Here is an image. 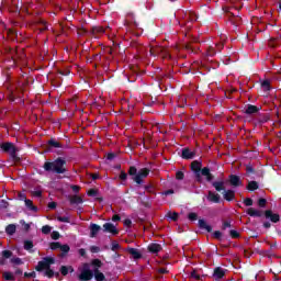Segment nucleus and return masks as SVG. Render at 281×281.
<instances>
[{
    "instance_id": "obj_1",
    "label": "nucleus",
    "mask_w": 281,
    "mask_h": 281,
    "mask_svg": "<svg viewBox=\"0 0 281 281\" xmlns=\"http://www.w3.org/2000/svg\"><path fill=\"white\" fill-rule=\"evenodd\" d=\"M65 159L63 158H57L55 161L53 162H45L44 164V169L46 171H50V172H57V175H63L65 172Z\"/></svg>"
},
{
    "instance_id": "obj_2",
    "label": "nucleus",
    "mask_w": 281,
    "mask_h": 281,
    "mask_svg": "<svg viewBox=\"0 0 281 281\" xmlns=\"http://www.w3.org/2000/svg\"><path fill=\"white\" fill-rule=\"evenodd\" d=\"M54 265V258L48 257L44 258V260L40 261L36 270L37 271H45L44 276H47V278H53L54 277V271L49 269V266Z\"/></svg>"
},
{
    "instance_id": "obj_3",
    "label": "nucleus",
    "mask_w": 281,
    "mask_h": 281,
    "mask_svg": "<svg viewBox=\"0 0 281 281\" xmlns=\"http://www.w3.org/2000/svg\"><path fill=\"white\" fill-rule=\"evenodd\" d=\"M149 173H150V170L146 168L140 169L139 171H137V168L135 167L130 168V175L131 177H133V181H135V183H138V184H142L144 179H146V177H148Z\"/></svg>"
},
{
    "instance_id": "obj_4",
    "label": "nucleus",
    "mask_w": 281,
    "mask_h": 281,
    "mask_svg": "<svg viewBox=\"0 0 281 281\" xmlns=\"http://www.w3.org/2000/svg\"><path fill=\"white\" fill-rule=\"evenodd\" d=\"M78 278L80 281H89L93 278V271H91V266L89 263H82L78 268Z\"/></svg>"
},
{
    "instance_id": "obj_5",
    "label": "nucleus",
    "mask_w": 281,
    "mask_h": 281,
    "mask_svg": "<svg viewBox=\"0 0 281 281\" xmlns=\"http://www.w3.org/2000/svg\"><path fill=\"white\" fill-rule=\"evenodd\" d=\"M0 148L3 150V153H8L11 155V157H14L16 155V147L12 143H2L0 145Z\"/></svg>"
},
{
    "instance_id": "obj_6",
    "label": "nucleus",
    "mask_w": 281,
    "mask_h": 281,
    "mask_svg": "<svg viewBox=\"0 0 281 281\" xmlns=\"http://www.w3.org/2000/svg\"><path fill=\"white\" fill-rule=\"evenodd\" d=\"M191 170H193V172L195 173L196 181L201 182L202 181V178H201V162L193 161L191 164Z\"/></svg>"
},
{
    "instance_id": "obj_7",
    "label": "nucleus",
    "mask_w": 281,
    "mask_h": 281,
    "mask_svg": "<svg viewBox=\"0 0 281 281\" xmlns=\"http://www.w3.org/2000/svg\"><path fill=\"white\" fill-rule=\"evenodd\" d=\"M103 232L112 234V236H116V234H119L117 227L112 223H105L103 225Z\"/></svg>"
},
{
    "instance_id": "obj_8",
    "label": "nucleus",
    "mask_w": 281,
    "mask_h": 281,
    "mask_svg": "<svg viewBox=\"0 0 281 281\" xmlns=\"http://www.w3.org/2000/svg\"><path fill=\"white\" fill-rule=\"evenodd\" d=\"M100 229H102V227H100V225L91 224L90 225V238H95V236H98V233L100 232Z\"/></svg>"
},
{
    "instance_id": "obj_9",
    "label": "nucleus",
    "mask_w": 281,
    "mask_h": 281,
    "mask_svg": "<svg viewBox=\"0 0 281 281\" xmlns=\"http://www.w3.org/2000/svg\"><path fill=\"white\" fill-rule=\"evenodd\" d=\"M207 200L211 201V203H220L221 202V195L218 193H214L212 191L209 192Z\"/></svg>"
},
{
    "instance_id": "obj_10",
    "label": "nucleus",
    "mask_w": 281,
    "mask_h": 281,
    "mask_svg": "<svg viewBox=\"0 0 281 281\" xmlns=\"http://www.w3.org/2000/svg\"><path fill=\"white\" fill-rule=\"evenodd\" d=\"M266 218H270L272 223H278V221H280V215L271 211H266Z\"/></svg>"
},
{
    "instance_id": "obj_11",
    "label": "nucleus",
    "mask_w": 281,
    "mask_h": 281,
    "mask_svg": "<svg viewBox=\"0 0 281 281\" xmlns=\"http://www.w3.org/2000/svg\"><path fill=\"white\" fill-rule=\"evenodd\" d=\"M126 251L134 258L135 260L142 258V252L135 248H127Z\"/></svg>"
},
{
    "instance_id": "obj_12",
    "label": "nucleus",
    "mask_w": 281,
    "mask_h": 281,
    "mask_svg": "<svg viewBox=\"0 0 281 281\" xmlns=\"http://www.w3.org/2000/svg\"><path fill=\"white\" fill-rule=\"evenodd\" d=\"M148 251H150V254H159V251H161V245H159V244H150L148 246Z\"/></svg>"
},
{
    "instance_id": "obj_13",
    "label": "nucleus",
    "mask_w": 281,
    "mask_h": 281,
    "mask_svg": "<svg viewBox=\"0 0 281 281\" xmlns=\"http://www.w3.org/2000/svg\"><path fill=\"white\" fill-rule=\"evenodd\" d=\"M224 276H225V270H223L222 268H216L214 270L213 277L215 280H221Z\"/></svg>"
},
{
    "instance_id": "obj_14",
    "label": "nucleus",
    "mask_w": 281,
    "mask_h": 281,
    "mask_svg": "<svg viewBox=\"0 0 281 281\" xmlns=\"http://www.w3.org/2000/svg\"><path fill=\"white\" fill-rule=\"evenodd\" d=\"M200 229H205L206 232H212V226L207 225V222L204 220H199L198 222Z\"/></svg>"
},
{
    "instance_id": "obj_15",
    "label": "nucleus",
    "mask_w": 281,
    "mask_h": 281,
    "mask_svg": "<svg viewBox=\"0 0 281 281\" xmlns=\"http://www.w3.org/2000/svg\"><path fill=\"white\" fill-rule=\"evenodd\" d=\"M205 177L206 181H212V175L210 173V169L207 168H203L202 170H200V178Z\"/></svg>"
},
{
    "instance_id": "obj_16",
    "label": "nucleus",
    "mask_w": 281,
    "mask_h": 281,
    "mask_svg": "<svg viewBox=\"0 0 281 281\" xmlns=\"http://www.w3.org/2000/svg\"><path fill=\"white\" fill-rule=\"evenodd\" d=\"M223 196L226 201H234L235 193L233 190H227L223 192Z\"/></svg>"
},
{
    "instance_id": "obj_17",
    "label": "nucleus",
    "mask_w": 281,
    "mask_h": 281,
    "mask_svg": "<svg viewBox=\"0 0 281 281\" xmlns=\"http://www.w3.org/2000/svg\"><path fill=\"white\" fill-rule=\"evenodd\" d=\"M182 157L183 159H192V157H194V153L190 149H183Z\"/></svg>"
},
{
    "instance_id": "obj_18",
    "label": "nucleus",
    "mask_w": 281,
    "mask_h": 281,
    "mask_svg": "<svg viewBox=\"0 0 281 281\" xmlns=\"http://www.w3.org/2000/svg\"><path fill=\"white\" fill-rule=\"evenodd\" d=\"M24 203H25V206H26L31 212H37L38 209H37L36 206H34V204L32 203L31 200L25 199V200H24Z\"/></svg>"
},
{
    "instance_id": "obj_19",
    "label": "nucleus",
    "mask_w": 281,
    "mask_h": 281,
    "mask_svg": "<svg viewBox=\"0 0 281 281\" xmlns=\"http://www.w3.org/2000/svg\"><path fill=\"white\" fill-rule=\"evenodd\" d=\"M246 113L248 115H254V113H258V106H256V105H248L246 108Z\"/></svg>"
},
{
    "instance_id": "obj_20",
    "label": "nucleus",
    "mask_w": 281,
    "mask_h": 281,
    "mask_svg": "<svg viewBox=\"0 0 281 281\" xmlns=\"http://www.w3.org/2000/svg\"><path fill=\"white\" fill-rule=\"evenodd\" d=\"M247 214H249V216H262V213L256 209H248Z\"/></svg>"
},
{
    "instance_id": "obj_21",
    "label": "nucleus",
    "mask_w": 281,
    "mask_h": 281,
    "mask_svg": "<svg viewBox=\"0 0 281 281\" xmlns=\"http://www.w3.org/2000/svg\"><path fill=\"white\" fill-rule=\"evenodd\" d=\"M94 279L97 281H104L105 280L104 273L100 272L99 270H94Z\"/></svg>"
},
{
    "instance_id": "obj_22",
    "label": "nucleus",
    "mask_w": 281,
    "mask_h": 281,
    "mask_svg": "<svg viewBox=\"0 0 281 281\" xmlns=\"http://www.w3.org/2000/svg\"><path fill=\"white\" fill-rule=\"evenodd\" d=\"M70 203H72L75 205H80V203H82V198H80L78 195H74L70 198Z\"/></svg>"
},
{
    "instance_id": "obj_23",
    "label": "nucleus",
    "mask_w": 281,
    "mask_h": 281,
    "mask_svg": "<svg viewBox=\"0 0 281 281\" xmlns=\"http://www.w3.org/2000/svg\"><path fill=\"white\" fill-rule=\"evenodd\" d=\"M231 183L235 187L240 186V178L237 176H231Z\"/></svg>"
},
{
    "instance_id": "obj_24",
    "label": "nucleus",
    "mask_w": 281,
    "mask_h": 281,
    "mask_svg": "<svg viewBox=\"0 0 281 281\" xmlns=\"http://www.w3.org/2000/svg\"><path fill=\"white\" fill-rule=\"evenodd\" d=\"M60 271H61V276H67V273H69V271H70V273H74V268L63 266Z\"/></svg>"
},
{
    "instance_id": "obj_25",
    "label": "nucleus",
    "mask_w": 281,
    "mask_h": 281,
    "mask_svg": "<svg viewBox=\"0 0 281 281\" xmlns=\"http://www.w3.org/2000/svg\"><path fill=\"white\" fill-rule=\"evenodd\" d=\"M5 232L7 234H10L12 236V234L16 232V226L14 224H10L9 226H7Z\"/></svg>"
},
{
    "instance_id": "obj_26",
    "label": "nucleus",
    "mask_w": 281,
    "mask_h": 281,
    "mask_svg": "<svg viewBox=\"0 0 281 281\" xmlns=\"http://www.w3.org/2000/svg\"><path fill=\"white\" fill-rule=\"evenodd\" d=\"M213 187L215 188V190L217 192H221V191L225 190V188L223 187V182H214Z\"/></svg>"
},
{
    "instance_id": "obj_27",
    "label": "nucleus",
    "mask_w": 281,
    "mask_h": 281,
    "mask_svg": "<svg viewBox=\"0 0 281 281\" xmlns=\"http://www.w3.org/2000/svg\"><path fill=\"white\" fill-rule=\"evenodd\" d=\"M261 89H263V91H269L271 89L269 80L262 81Z\"/></svg>"
},
{
    "instance_id": "obj_28",
    "label": "nucleus",
    "mask_w": 281,
    "mask_h": 281,
    "mask_svg": "<svg viewBox=\"0 0 281 281\" xmlns=\"http://www.w3.org/2000/svg\"><path fill=\"white\" fill-rule=\"evenodd\" d=\"M248 190H258V182H256V181L249 182Z\"/></svg>"
},
{
    "instance_id": "obj_29",
    "label": "nucleus",
    "mask_w": 281,
    "mask_h": 281,
    "mask_svg": "<svg viewBox=\"0 0 281 281\" xmlns=\"http://www.w3.org/2000/svg\"><path fill=\"white\" fill-rule=\"evenodd\" d=\"M32 247H34V244H32V241L27 240L24 243V249H26V251H30Z\"/></svg>"
},
{
    "instance_id": "obj_30",
    "label": "nucleus",
    "mask_w": 281,
    "mask_h": 281,
    "mask_svg": "<svg viewBox=\"0 0 281 281\" xmlns=\"http://www.w3.org/2000/svg\"><path fill=\"white\" fill-rule=\"evenodd\" d=\"M49 232H52V227L49 225L42 227V234H49Z\"/></svg>"
},
{
    "instance_id": "obj_31",
    "label": "nucleus",
    "mask_w": 281,
    "mask_h": 281,
    "mask_svg": "<svg viewBox=\"0 0 281 281\" xmlns=\"http://www.w3.org/2000/svg\"><path fill=\"white\" fill-rule=\"evenodd\" d=\"M168 218H170V221H177V218H179V214L168 213Z\"/></svg>"
},
{
    "instance_id": "obj_32",
    "label": "nucleus",
    "mask_w": 281,
    "mask_h": 281,
    "mask_svg": "<svg viewBox=\"0 0 281 281\" xmlns=\"http://www.w3.org/2000/svg\"><path fill=\"white\" fill-rule=\"evenodd\" d=\"M3 278H4V280H12V278H14V276L12 274V272H4Z\"/></svg>"
},
{
    "instance_id": "obj_33",
    "label": "nucleus",
    "mask_w": 281,
    "mask_h": 281,
    "mask_svg": "<svg viewBox=\"0 0 281 281\" xmlns=\"http://www.w3.org/2000/svg\"><path fill=\"white\" fill-rule=\"evenodd\" d=\"M93 267H97L98 269H100V267H102V261H100L99 259H94L92 261Z\"/></svg>"
},
{
    "instance_id": "obj_34",
    "label": "nucleus",
    "mask_w": 281,
    "mask_h": 281,
    "mask_svg": "<svg viewBox=\"0 0 281 281\" xmlns=\"http://www.w3.org/2000/svg\"><path fill=\"white\" fill-rule=\"evenodd\" d=\"M52 238H53V240H58L60 238V233L54 231L52 233Z\"/></svg>"
},
{
    "instance_id": "obj_35",
    "label": "nucleus",
    "mask_w": 281,
    "mask_h": 281,
    "mask_svg": "<svg viewBox=\"0 0 281 281\" xmlns=\"http://www.w3.org/2000/svg\"><path fill=\"white\" fill-rule=\"evenodd\" d=\"M57 221H59L60 223H69V217L67 216H58L57 217Z\"/></svg>"
},
{
    "instance_id": "obj_36",
    "label": "nucleus",
    "mask_w": 281,
    "mask_h": 281,
    "mask_svg": "<svg viewBox=\"0 0 281 281\" xmlns=\"http://www.w3.org/2000/svg\"><path fill=\"white\" fill-rule=\"evenodd\" d=\"M49 146H53L54 148H59L60 147V143H58L56 140H49Z\"/></svg>"
},
{
    "instance_id": "obj_37",
    "label": "nucleus",
    "mask_w": 281,
    "mask_h": 281,
    "mask_svg": "<svg viewBox=\"0 0 281 281\" xmlns=\"http://www.w3.org/2000/svg\"><path fill=\"white\" fill-rule=\"evenodd\" d=\"M120 249V244L117 241L112 243V251H117Z\"/></svg>"
},
{
    "instance_id": "obj_38",
    "label": "nucleus",
    "mask_w": 281,
    "mask_h": 281,
    "mask_svg": "<svg viewBox=\"0 0 281 281\" xmlns=\"http://www.w3.org/2000/svg\"><path fill=\"white\" fill-rule=\"evenodd\" d=\"M50 249H60V243H52L50 244Z\"/></svg>"
},
{
    "instance_id": "obj_39",
    "label": "nucleus",
    "mask_w": 281,
    "mask_h": 281,
    "mask_svg": "<svg viewBox=\"0 0 281 281\" xmlns=\"http://www.w3.org/2000/svg\"><path fill=\"white\" fill-rule=\"evenodd\" d=\"M244 203H245V205H247V207H249V206H251V205H254V200H251V199H246L245 201H244Z\"/></svg>"
},
{
    "instance_id": "obj_40",
    "label": "nucleus",
    "mask_w": 281,
    "mask_h": 281,
    "mask_svg": "<svg viewBox=\"0 0 281 281\" xmlns=\"http://www.w3.org/2000/svg\"><path fill=\"white\" fill-rule=\"evenodd\" d=\"M60 251H63L64 254H67L69 251V247L67 245H63L59 247Z\"/></svg>"
},
{
    "instance_id": "obj_41",
    "label": "nucleus",
    "mask_w": 281,
    "mask_h": 281,
    "mask_svg": "<svg viewBox=\"0 0 281 281\" xmlns=\"http://www.w3.org/2000/svg\"><path fill=\"white\" fill-rule=\"evenodd\" d=\"M258 205H259V207H265V205H267V200L260 199V200L258 201Z\"/></svg>"
},
{
    "instance_id": "obj_42",
    "label": "nucleus",
    "mask_w": 281,
    "mask_h": 281,
    "mask_svg": "<svg viewBox=\"0 0 281 281\" xmlns=\"http://www.w3.org/2000/svg\"><path fill=\"white\" fill-rule=\"evenodd\" d=\"M159 52H161V48H158V49L151 48L150 49L151 56H157L159 54Z\"/></svg>"
},
{
    "instance_id": "obj_43",
    "label": "nucleus",
    "mask_w": 281,
    "mask_h": 281,
    "mask_svg": "<svg viewBox=\"0 0 281 281\" xmlns=\"http://www.w3.org/2000/svg\"><path fill=\"white\" fill-rule=\"evenodd\" d=\"M11 262H13V265H22L23 263L20 258H12Z\"/></svg>"
},
{
    "instance_id": "obj_44",
    "label": "nucleus",
    "mask_w": 281,
    "mask_h": 281,
    "mask_svg": "<svg viewBox=\"0 0 281 281\" xmlns=\"http://www.w3.org/2000/svg\"><path fill=\"white\" fill-rule=\"evenodd\" d=\"M2 256H3L4 258H10V256H12V252H11L10 250H3V251H2Z\"/></svg>"
},
{
    "instance_id": "obj_45",
    "label": "nucleus",
    "mask_w": 281,
    "mask_h": 281,
    "mask_svg": "<svg viewBox=\"0 0 281 281\" xmlns=\"http://www.w3.org/2000/svg\"><path fill=\"white\" fill-rule=\"evenodd\" d=\"M95 194H98V192L94 189L88 191V196H95Z\"/></svg>"
},
{
    "instance_id": "obj_46",
    "label": "nucleus",
    "mask_w": 281,
    "mask_h": 281,
    "mask_svg": "<svg viewBox=\"0 0 281 281\" xmlns=\"http://www.w3.org/2000/svg\"><path fill=\"white\" fill-rule=\"evenodd\" d=\"M176 178H177L179 181H181V179H183V172H182V171H178V172L176 173Z\"/></svg>"
},
{
    "instance_id": "obj_47",
    "label": "nucleus",
    "mask_w": 281,
    "mask_h": 281,
    "mask_svg": "<svg viewBox=\"0 0 281 281\" xmlns=\"http://www.w3.org/2000/svg\"><path fill=\"white\" fill-rule=\"evenodd\" d=\"M189 220L190 221H196V213H190L189 214Z\"/></svg>"
},
{
    "instance_id": "obj_48",
    "label": "nucleus",
    "mask_w": 281,
    "mask_h": 281,
    "mask_svg": "<svg viewBox=\"0 0 281 281\" xmlns=\"http://www.w3.org/2000/svg\"><path fill=\"white\" fill-rule=\"evenodd\" d=\"M231 236L233 238H238L239 234L236 231H231Z\"/></svg>"
},
{
    "instance_id": "obj_49",
    "label": "nucleus",
    "mask_w": 281,
    "mask_h": 281,
    "mask_svg": "<svg viewBox=\"0 0 281 281\" xmlns=\"http://www.w3.org/2000/svg\"><path fill=\"white\" fill-rule=\"evenodd\" d=\"M123 223H124L125 227H131L133 222L131 220H125Z\"/></svg>"
},
{
    "instance_id": "obj_50",
    "label": "nucleus",
    "mask_w": 281,
    "mask_h": 281,
    "mask_svg": "<svg viewBox=\"0 0 281 281\" xmlns=\"http://www.w3.org/2000/svg\"><path fill=\"white\" fill-rule=\"evenodd\" d=\"M191 278H194V280H199V274L196 273V271L191 272Z\"/></svg>"
},
{
    "instance_id": "obj_51",
    "label": "nucleus",
    "mask_w": 281,
    "mask_h": 281,
    "mask_svg": "<svg viewBox=\"0 0 281 281\" xmlns=\"http://www.w3.org/2000/svg\"><path fill=\"white\" fill-rule=\"evenodd\" d=\"M126 172H121V175H120V179L122 180V181H126Z\"/></svg>"
},
{
    "instance_id": "obj_52",
    "label": "nucleus",
    "mask_w": 281,
    "mask_h": 281,
    "mask_svg": "<svg viewBox=\"0 0 281 281\" xmlns=\"http://www.w3.org/2000/svg\"><path fill=\"white\" fill-rule=\"evenodd\" d=\"M71 190L75 192H80V187L79 186H71Z\"/></svg>"
},
{
    "instance_id": "obj_53",
    "label": "nucleus",
    "mask_w": 281,
    "mask_h": 281,
    "mask_svg": "<svg viewBox=\"0 0 281 281\" xmlns=\"http://www.w3.org/2000/svg\"><path fill=\"white\" fill-rule=\"evenodd\" d=\"M221 236H222V234H221V232H218V231H216L215 233H214V238H221Z\"/></svg>"
},
{
    "instance_id": "obj_54",
    "label": "nucleus",
    "mask_w": 281,
    "mask_h": 281,
    "mask_svg": "<svg viewBox=\"0 0 281 281\" xmlns=\"http://www.w3.org/2000/svg\"><path fill=\"white\" fill-rule=\"evenodd\" d=\"M0 207H8V202L1 201Z\"/></svg>"
},
{
    "instance_id": "obj_55",
    "label": "nucleus",
    "mask_w": 281,
    "mask_h": 281,
    "mask_svg": "<svg viewBox=\"0 0 281 281\" xmlns=\"http://www.w3.org/2000/svg\"><path fill=\"white\" fill-rule=\"evenodd\" d=\"M158 271L159 273H168V270L166 268H160Z\"/></svg>"
},
{
    "instance_id": "obj_56",
    "label": "nucleus",
    "mask_w": 281,
    "mask_h": 281,
    "mask_svg": "<svg viewBox=\"0 0 281 281\" xmlns=\"http://www.w3.org/2000/svg\"><path fill=\"white\" fill-rule=\"evenodd\" d=\"M112 221L115 223L116 221H120V217H119L117 215H114V216L112 217Z\"/></svg>"
},
{
    "instance_id": "obj_57",
    "label": "nucleus",
    "mask_w": 281,
    "mask_h": 281,
    "mask_svg": "<svg viewBox=\"0 0 281 281\" xmlns=\"http://www.w3.org/2000/svg\"><path fill=\"white\" fill-rule=\"evenodd\" d=\"M48 207H50V210H54V207H56V203H50V204H48Z\"/></svg>"
},
{
    "instance_id": "obj_58",
    "label": "nucleus",
    "mask_w": 281,
    "mask_h": 281,
    "mask_svg": "<svg viewBox=\"0 0 281 281\" xmlns=\"http://www.w3.org/2000/svg\"><path fill=\"white\" fill-rule=\"evenodd\" d=\"M113 157H115L114 154H108V159H113Z\"/></svg>"
},
{
    "instance_id": "obj_59",
    "label": "nucleus",
    "mask_w": 281,
    "mask_h": 281,
    "mask_svg": "<svg viewBox=\"0 0 281 281\" xmlns=\"http://www.w3.org/2000/svg\"><path fill=\"white\" fill-rule=\"evenodd\" d=\"M247 172H254V169L251 167H247Z\"/></svg>"
},
{
    "instance_id": "obj_60",
    "label": "nucleus",
    "mask_w": 281,
    "mask_h": 281,
    "mask_svg": "<svg viewBox=\"0 0 281 281\" xmlns=\"http://www.w3.org/2000/svg\"><path fill=\"white\" fill-rule=\"evenodd\" d=\"M207 54H209V56H214V52H212V50H209Z\"/></svg>"
},
{
    "instance_id": "obj_61",
    "label": "nucleus",
    "mask_w": 281,
    "mask_h": 281,
    "mask_svg": "<svg viewBox=\"0 0 281 281\" xmlns=\"http://www.w3.org/2000/svg\"><path fill=\"white\" fill-rule=\"evenodd\" d=\"M19 196H20L21 200L25 199V194L20 193Z\"/></svg>"
},
{
    "instance_id": "obj_62",
    "label": "nucleus",
    "mask_w": 281,
    "mask_h": 281,
    "mask_svg": "<svg viewBox=\"0 0 281 281\" xmlns=\"http://www.w3.org/2000/svg\"><path fill=\"white\" fill-rule=\"evenodd\" d=\"M91 251H98V248L97 247H92Z\"/></svg>"
},
{
    "instance_id": "obj_63",
    "label": "nucleus",
    "mask_w": 281,
    "mask_h": 281,
    "mask_svg": "<svg viewBox=\"0 0 281 281\" xmlns=\"http://www.w3.org/2000/svg\"><path fill=\"white\" fill-rule=\"evenodd\" d=\"M92 179L93 180L98 179V175H92Z\"/></svg>"
},
{
    "instance_id": "obj_64",
    "label": "nucleus",
    "mask_w": 281,
    "mask_h": 281,
    "mask_svg": "<svg viewBox=\"0 0 281 281\" xmlns=\"http://www.w3.org/2000/svg\"><path fill=\"white\" fill-rule=\"evenodd\" d=\"M165 194H166V195L172 194V191L169 190V191L165 192Z\"/></svg>"
}]
</instances>
